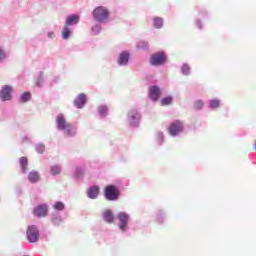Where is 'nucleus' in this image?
I'll return each instance as SVG.
<instances>
[{"mask_svg":"<svg viewBox=\"0 0 256 256\" xmlns=\"http://www.w3.org/2000/svg\"><path fill=\"white\" fill-rule=\"evenodd\" d=\"M56 129L57 131H62L64 137H75L77 135V126L67 122L63 114H59L56 117Z\"/></svg>","mask_w":256,"mask_h":256,"instance_id":"1","label":"nucleus"},{"mask_svg":"<svg viewBox=\"0 0 256 256\" xmlns=\"http://www.w3.org/2000/svg\"><path fill=\"white\" fill-rule=\"evenodd\" d=\"M109 9L105 6H98L92 12V17L95 23H106L109 20Z\"/></svg>","mask_w":256,"mask_h":256,"instance_id":"2","label":"nucleus"},{"mask_svg":"<svg viewBox=\"0 0 256 256\" xmlns=\"http://www.w3.org/2000/svg\"><path fill=\"white\" fill-rule=\"evenodd\" d=\"M104 197L106 201H119V198L121 197V190L113 184L107 185L104 188Z\"/></svg>","mask_w":256,"mask_h":256,"instance_id":"3","label":"nucleus"},{"mask_svg":"<svg viewBox=\"0 0 256 256\" xmlns=\"http://www.w3.org/2000/svg\"><path fill=\"white\" fill-rule=\"evenodd\" d=\"M116 219L118 220L119 231H121V233H127V231H129V220L131 219L129 213L123 211L119 212Z\"/></svg>","mask_w":256,"mask_h":256,"instance_id":"4","label":"nucleus"},{"mask_svg":"<svg viewBox=\"0 0 256 256\" xmlns=\"http://www.w3.org/2000/svg\"><path fill=\"white\" fill-rule=\"evenodd\" d=\"M41 237V232L39 231V226L30 225L26 230V239L28 243H38Z\"/></svg>","mask_w":256,"mask_h":256,"instance_id":"5","label":"nucleus"},{"mask_svg":"<svg viewBox=\"0 0 256 256\" xmlns=\"http://www.w3.org/2000/svg\"><path fill=\"white\" fill-rule=\"evenodd\" d=\"M167 63V54L164 51L156 52L150 57V65L152 67H161Z\"/></svg>","mask_w":256,"mask_h":256,"instance_id":"6","label":"nucleus"},{"mask_svg":"<svg viewBox=\"0 0 256 256\" xmlns=\"http://www.w3.org/2000/svg\"><path fill=\"white\" fill-rule=\"evenodd\" d=\"M127 121L130 127H139L141 123V112L137 109L130 110L127 115Z\"/></svg>","mask_w":256,"mask_h":256,"instance_id":"7","label":"nucleus"},{"mask_svg":"<svg viewBox=\"0 0 256 256\" xmlns=\"http://www.w3.org/2000/svg\"><path fill=\"white\" fill-rule=\"evenodd\" d=\"M185 130V124H183V121L175 120L170 124V127L168 128L169 135L171 137H177V135H181V133Z\"/></svg>","mask_w":256,"mask_h":256,"instance_id":"8","label":"nucleus"},{"mask_svg":"<svg viewBox=\"0 0 256 256\" xmlns=\"http://www.w3.org/2000/svg\"><path fill=\"white\" fill-rule=\"evenodd\" d=\"M13 99V86L4 85L0 89V101L5 103L7 101H11Z\"/></svg>","mask_w":256,"mask_h":256,"instance_id":"9","label":"nucleus"},{"mask_svg":"<svg viewBox=\"0 0 256 256\" xmlns=\"http://www.w3.org/2000/svg\"><path fill=\"white\" fill-rule=\"evenodd\" d=\"M34 217H38V219H42L49 215V205L47 204H39L33 209Z\"/></svg>","mask_w":256,"mask_h":256,"instance_id":"10","label":"nucleus"},{"mask_svg":"<svg viewBox=\"0 0 256 256\" xmlns=\"http://www.w3.org/2000/svg\"><path fill=\"white\" fill-rule=\"evenodd\" d=\"M131 61V53L127 50H124L119 53L117 58L118 67H127Z\"/></svg>","mask_w":256,"mask_h":256,"instance_id":"11","label":"nucleus"},{"mask_svg":"<svg viewBox=\"0 0 256 256\" xmlns=\"http://www.w3.org/2000/svg\"><path fill=\"white\" fill-rule=\"evenodd\" d=\"M73 104L77 109H83L85 105H87V95L85 93H80L73 101Z\"/></svg>","mask_w":256,"mask_h":256,"instance_id":"12","label":"nucleus"},{"mask_svg":"<svg viewBox=\"0 0 256 256\" xmlns=\"http://www.w3.org/2000/svg\"><path fill=\"white\" fill-rule=\"evenodd\" d=\"M159 97H161V88L157 85L150 86L149 98L151 101H159Z\"/></svg>","mask_w":256,"mask_h":256,"instance_id":"13","label":"nucleus"},{"mask_svg":"<svg viewBox=\"0 0 256 256\" xmlns=\"http://www.w3.org/2000/svg\"><path fill=\"white\" fill-rule=\"evenodd\" d=\"M51 223L54 227H61V223H63L61 212L54 211L51 213Z\"/></svg>","mask_w":256,"mask_h":256,"instance_id":"14","label":"nucleus"},{"mask_svg":"<svg viewBox=\"0 0 256 256\" xmlns=\"http://www.w3.org/2000/svg\"><path fill=\"white\" fill-rule=\"evenodd\" d=\"M27 178L29 183L35 185L36 183H39V181H41V174H39V172L36 170H32L28 173Z\"/></svg>","mask_w":256,"mask_h":256,"instance_id":"15","label":"nucleus"},{"mask_svg":"<svg viewBox=\"0 0 256 256\" xmlns=\"http://www.w3.org/2000/svg\"><path fill=\"white\" fill-rule=\"evenodd\" d=\"M80 21L79 15L71 14L66 17L65 25L66 27H71V25H78Z\"/></svg>","mask_w":256,"mask_h":256,"instance_id":"16","label":"nucleus"},{"mask_svg":"<svg viewBox=\"0 0 256 256\" xmlns=\"http://www.w3.org/2000/svg\"><path fill=\"white\" fill-rule=\"evenodd\" d=\"M88 199H97L99 197V186H90L87 190Z\"/></svg>","mask_w":256,"mask_h":256,"instance_id":"17","label":"nucleus"},{"mask_svg":"<svg viewBox=\"0 0 256 256\" xmlns=\"http://www.w3.org/2000/svg\"><path fill=\"white\" fill-rule=\"evenodd\" d=\"M102 219L105 223H113L115 221V216L113 215V211L107 209L102 213Z\"/></svg>","mask_w":256,"mask_h":256,"instance_id":"18","label":"nucleus"},{"mask_svg":"<svg viewBox=\"0 0 256 256\" xmlns=\"http://www.w3.org/2000/svg\"><path fill=\"white\" fill-rule=\"evenodd\" d=\"M19 163H20V171L25 175L29 167V161L27 160V157H21L19 159Z\"/></svg>","mask_w":256,"mask_h":256,"instance_id":"19","label":"nucleus"},{"mask_svg":"<svg viewBox=\"0 0 256 256\" xmlns=\"http://www.w3.org/2000/svg\"><path fill=\"white\" fill-rule=\"evenodd\" d=\"M221 107V100L219 99H211L208 101V108L212 111H215V109H219Z\"/></svg>","mask_w":256,"mask_h":256,"instance_id":"20","label":"nucleus"},{"mask_svg":"<svg viewBox=\"0 0 256 256\" xmlns=\"http://www.w3.org/2000/svg\"><path fill=\"white\" fill-rule=\"evenodd\" d=\"M62 167L60 164H54L50 166V175L53 177H57V175H61Z\"/></svg>","mask_w":256,"mask_h":256,"instance_id":"21","label":"nucleus"},{"mask_svg":"<svg viewBox=\"0 0 256 256\" xmlns=\"http://www.w3.org/2000/svg\"><path fill=\"white\" fill-rule=\"evenodd\" d=\"M103 22H96L92 27H91V35H99L101 31H103V26H101Z\"/></svg>","mask_w":256,"mask_h":256,"instance_id":"22","label":"nucleus"},{"mask_svg":"<svg viewBox=\"0 0 256 256\" xmlns=\"http://www.w3.org/2000/svg\"><path fill=\"white\" fill-rule=\"evenodd\" d=\"M83 175H85V169H83L81 166L76 167L73 174L74 179L79 181V179H83Z\"/></svg>","mask_w":256,"mask_h":256,"instance_id":"23","label":"nucleus"},{"mask_svg":"<svg viewBox=\"0 0 256 256\" xmlns=\"http://www.w3.org/2000/svg\"><path fill=\"white\" fill-rule=\"evenodd\" d=\"M154 29H163V18L156 16L152 19Z\"/></svg>","mask_w":256,"mask_h":256,"instance_id":"24","label":"nucleus"},{"mask_svg":"<svg viewBox=\"0 0 256 256\" xmlns=\"http://www.w3.org/2000/svg\"><path fill=\"white\" fill-rule=\"evenodd\" d=\"M98 114L100 115V117H107V115H109V108L107 107V105H101L98 106Z\"/></svg>","mask_w":256,"mask_h":256,"instance_id":"25","label":"nucleus"},{"mask_svg":"<svg viewBox=\"0 0 256 256\" xmlns=\"http://www.w3.org/2000/svg\"><path fill=\"white\" fill-rule=\"evenodd\" d=\"M164 221H165V212H163V210H158L156 212V223H158L159 225H162Z\"/></svg>","mask_w":256,"mask_h":256,"instance_id":"26","label":"nucleus"},{"mask_svg":"<svg viewBox=\"0 0 256 256\" xmlns=\"http://www.w3.org/2000/svg\"><path fill=\"white\" fill-rule=\"evenodd\" d=\"M52 207L54 211H57L58 213L59 211H65V203H63L62 201L55 202Z\"/></svg>","mask_w":256,"mask_h":256,"instance_id":"27","label":"nucleus"},{"mask_svg":"<svg viewBox=\"0 0 256 256\" xmlns=\"http://www.w3.org/2000/svg\"><path fill=\"white\" fill-rule=\"evenodd\" d=\"M181 73H182V75H185L186 77L191 75V67L189 66V64H187V63L182 64Z\"/></svg>","mask_w":256,"mask_h":256,"instance_id":"28","label":"nucleus"},{"mask_svg":"<svg viewBox=\"0 0 256 256\" xmlns=\"http://www.w3.org/2000/svg\"><path fill=\"white\" fill-rule=\"evenodd\" d=\"M71 37V29H69V26H64L62 30V38L67 41Z\"/></svg>","mask_w":256,"mask_h":256,"instance_id":"29","label":"nucleus"},{"mask_svg":"<svg viewBox=\"0 0 256 256\" xmlns=\"http://www.w3.org/2000/svg\"><path fill=\"white\" fill-rule=\"evenodd\" d=\"M28 101H31V92H24L20 96V103H28Z\"/></svg>","mask_w":256,"mask_h":256,"instance_id":"30","label":"nucleus"},{"mask_svg":"<svg viewBox=\"0 0 256 256\" xmlns=\"http://www.w3.org/2000/svg\"><path fill=\"white\" fill-rule=\"evenodd\" d=\"M160 103L162 106L171 105L173 103V96H167L162 98Z\"/></svg>","mask_w":256,"mask_h":256,"instance_id":"31","label":"nucleus"},{"mask_svg":"<svg viewBox=\"0 0 256 256\" xmlns=\"http://www.w3.org/2000/svg\"><path fill=\"white\" fill-rule=\"evenodd\" d=\"M156 141L159 145H163V142L165 141V135H163V132H157Z\"/></svg>","mask_w":256,"mask_h":256,"instance_id":"32","label":"nucleus"},{"mask_svg":"<svg viewBox=\"0 0 256 256\" xmlns=\"http://www.w3.org/2000/svg\"><path fill=\"white\" fill-rule=\"evenodd\" d=\"M35 149L39 153V155H43V153H45V144L38 143L36 144Z\"/></svg>","mask_w":256,"mask_h":256,"instance_id":"33","label":"nucleus"},{"mask_svg":"<svg viewBox=\"0 0 256 256\" xmlns=\"http://www.w3.org/2000/svg\"><path fill=\"white\" fill-rule=\"evenodd\" d=\"M137 49H149V42L147 41H140L137 43Z\"/></svg>","mask_w":256,"mask_h":256,"instance_id":"34","label":"nucleus"},{"mask_svg":"<svg viewBox=\"0 0 256 256\" xmlns=\"http://www.w3.org/2000/svg\"><path fill=\"white\" fill-rule=\"evenodd\" d=\"M204 105H205V103L203 102V100H197L194 103V108L197 109L198 111H201V109H203Z\"/></svg>","mask_w":256,"mask_h":256,"instance_id":"35","label":"nucleus"},{"mask_svg":"<svg viewBox=\"0 0 256 256\" xmlns=\"http://www.w3.org/2000/svg\"><path fill=\"white\" fill-rule=\"evenodd\" d=\"M43 83H44L43 72H40L39 75H38V79H37L36 85L38 87H43Z\"/></svg>","mask_w":256,"mask_h":256,"instance_id":"36","label":"nucleus"},{"mask_svg":"<svg viewBox=\"0 0 256 256\" xmlns=\"http://www.w3.org/2000/svg\"><path fill=\"white\" fill-rule=\"evenodd\" d=\"M6 57L7 55L5 54V50L0 46V61H3Z\"/></svg>","mask_w":256,"mask_h":256,"instance_id":"37","label":"nucleus"},{"mask_svg":"<svg viewBox=\"0 0 256 256\" xmlns=\"http://www.w3.org/2000/svg\"><path fill=\"white\" fill-rule=\"evenodd\" d=\"M195 25H196V27H198L199 29H203V24L201 23V21H200L199 19L196 20Z\"/></svg>","mask_w":256,"mask_h":256,"instance_id":"38","label":"nucleus"},{"mask_svg":"<svg viewBox=\"0 0 256 256\" xmlns=\"http://www.w3.org/2000/svg\"><path fill=\"white\" fill-rule=\"evenodd\" d=\"M47 37H48L49 39H55V32H53V31L48 32V33H47Z\"/></svg>","mask_w":256,"mask_h":256,"instance_id":"39","label":"nucleus"},{"mask_svg":"<svg viewBox=\"0 0 256 256\" xmlns=\"http://www.w3.org/2000/svg\"><path fill=\"white\" fill-rule=\"evenodd\" d=\"M200 13H201L202 17H205L207 15V11H205V10H202V12H200Z\"/></svg>","mask_w":256,"mask_h":256,"instance_id":"40","label":"nucleus"},{"mask_svg":"<svg viewBox=\"0 0 256 256\" xmlns=\"http://www.w3.org/2000/svg\"><path fill=\"white\" fill-rule=\"evenodd\" d=\"M54 83H57V80H54Z\"/></svg>","mask_w":256,"mask_h":256,"instance_id":"41","label":"nucleus"}]
</instances>
